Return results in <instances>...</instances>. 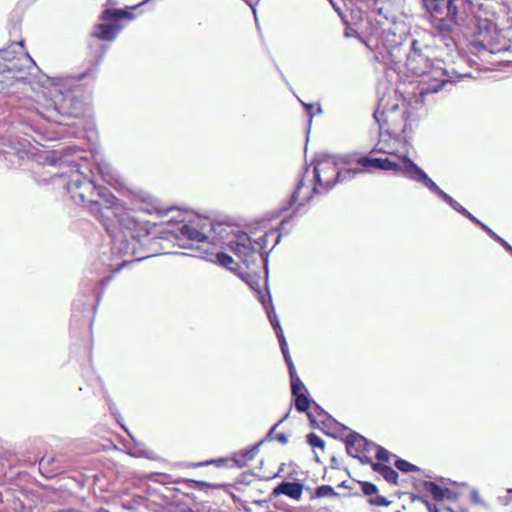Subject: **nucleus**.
<instances>
[{
    "instance_id": "423d86ee",
    "label": "nucleus",
    "mask_w": 512,
    "mask_h": 512,
    "mask_svg": "<svg viewBox=\"0 0 512 512\" xmlns=\"http://www.w3.org/2000/svg\"><path fill=\"white\" fill-rule=\"evenodd\" d=\"M401 101L396 93L384 95L378 101V107L374 112L380 131L393 138H398L407 128V112L406 108L400 107Z\"/></svg>"
},
{
    "instance_id": "bb28decb",
    "label": "nucleus",
    "mask_w": 512,
    "mask_h": 512,
    "mask_svg": "<svg viewBox=\"0 0 512 512\" xmlns=\"http://www.w3.org/2000/svg\"><path fill=\"white\" fill-rule=\"evenodd\" d=\"M130 209L143 210L151 213V204L146 199L139 200L138 197L130 191Z\"/></svg>"
},
{
    "instance_id": "dca6fc26",
    "label": "nucleus",
    "mask_w": 512,
    "mask_h": 512,
    "mask_svg": "<svg viewBox=\"0 0 512 512\" xmlns=\"http://www.w3.org/2000/svg\"><path fill=\"white\" fill-rule=\"evenodd\" d=\"M281 239V233L277 228H272L258 238L254 239L253 242L255 244L257 253H260V255H264L266 253V250L273 249L277 243Z\"/></svg>"
},
{
    "instance_id": "20e7f679",
    "label": "nucleus",
    "mask_w": 512,
    "mask_h": 512,
    "mask_svg": "<svg viewBox=\"0 0 512 512\" xmlns=\"http://www.w3.org/2000/svg\"><path fill=\"white\" fill-rule=\"evenodd\" d=\"M431 26L440 34H449L461 26L473 9L472 0H422Z\"/></svg>"
},
{
    "instance_id": "9b49d317",
    "label": "nucleus",
    "mask_w": 512,
    "mask_h": 512,
    "mask_svg": "<svg viewBox=\"0 0 512 512\" xmlns=\"http://www.w3.org/2000/svg\"><path fill=\"white\" fill-rule=\"evenodd\" d=\"M312 181L314 180H307L306 176L299 180L290 198L291 207H301L313 197L314 193H322L317 184L312 183Z\"/></svg>"
},
{
    "instance_id": "0eeeda50",
    "label": "nucleus",
    "mask_w": 512,
    "mask_h": 512,
    "mask_svg": "<svg viewBox=\"0 0 512 512\" xmlns=\"http://www.w3.org/2000/svg\"><path fill=\"white\" fill-rule=\"evenodd\" d=\"M433 49L423 39H414L410 51L404 57V66L408 73L415 77H441L440 68H435L432 61Z\"/></svg>"
},
{
    "instance_id": "c756f323",
    "label": "nucleus",
    "mask_w": 512,
    "mask_h": 512,
    "mask_svg": "<svg viewBox=\"0 0 512 512\" xmlns=\"http://www.w3.org/2000/svg\"><path fill=\"white\" fill-rule=\"evenodd\" d=\"M290 383H291V395L296 396L300 394H304L303 390L305 386L297 373L290 375Z\"/></svg>"
},
{
    "instance_id": "7ed1b4c3",
    "label": "nucleus",
    "mask_w": 512,
    "mask_h": 512,
    "mask_svg": "<svg viewBox=\"0 0 512 512\" xmlns=\"http://www.w3.org/2000/svg\"><path fill=\"white\" fill-rule=\"evenodd\" d=\"M128 18V6L123 8L105 9L100 16L101 22L95 25L88 39L89 56L93 60L87 74L95 72L107 53L109 46L104 43L113 41L123 29L120 20Z\"/></svg>"
},
{
    "instance_id": "4d7b16f0",
    "label": "nucleus",
    "mask_w": 512,
    "mask_h": 512,
    "mask_svg": "<svg viewBox=\"0 0 512 512\" xmlns=\"http://www.w3.org/2000/svg\"><path fill=\"white\" fill-rule=\"evenodd\" d=\"M288 416H289V414H286V415L283 417V419H281V420H280V421H279V422H278V423H277V424L272 428V430H271V432H270V433H272V432L275 430V428H276L280 423H282L284 420H286V418H287Z\"/></svg>"
},
{
    "instance_id": "49530a36",
    "label": "nucleus",
    "mask_w": 512,
    "mask_h": 512,
    "mask_svg": "<svg viewBox=\"0 0 512 512\" xmlns=\"http://www.w3.org/2000/svg\"><path fill=\"white\" fill-rule=\"evenodd\" d=\"M498 242L512 255V246L504 238H498Z\"/></svg>"
},
{
    "instance_id": "a878e982",
    "label": "nucleus",
    "mask_w": 512,
    "mask_h": 512,
    "mask_svg": "<svg viewBox=\"0 0 512 512\" xmlns=\"http://www.w3.org/2000/svg\"><path fill=\"white\" fill-rule=\"evenodd\" d=\"M11 47L14 48L12 51L9 48H1L0 58L4 59L5 61H10L15 57L16 54L22 53L24 50V41L21 40L19 42H13Z\"/></svg>"
},
{
    "instance_id": "6e6d98bb",
    "label": "nucleus",
    "mask_w": 512,
    "mask_h": 512,
    "mask_svg": "<svg viewBox=\"0 0 512 512\" xmlns=\"http://www.w3.org/2000/svg\"><path fill=\"white\" fill-rule=\"evenodd\" d=\"M477 226H479L481 229H483L485 232H488L489 231V227L487 225H485L484 223H482L480 221V224H478Z\"/></svg>"
},
{
    "instance_id": "052dcab7",
    "label": "nucleus",
    "mask_w": 512,
    "mask_h": 512,
    "mask_svg": "<svg viewBox=\"0 0 512 512\" xmlns=\"http://www.w3.org/2000/svg\"><path fill=\"white\" fill-rule=\"evenodd\" d=\"M97 512H110V511H108L107 509H104V508H100Z\"/></svg>"
},
{
    "instance_id": "37998d69",
    "label": "nucleus",
    "mask_w": 512,
    "mask_h": 512,
    "mask_svg": "<svg viewBox=\"0 0 512 512\" xmlns=\"http://www.w3.org/2000/svg\"><path fill=\"white\" fill-rule=\"evenodd\" d=\"M461 214L465 216L468 220H471V222L474 223L475 225L480 224V220L474 217L467 209H462Z\"/></svg>"
},
{
    "instance_id": "e433bc0d",
    "label": "nucleus",
    "mask_w": 512,
    "mask_h": 512,
    "mask_svg": "<svg viewBox=\"0 0 512 512\" xmlns=\"http://www.w3.org/2000/svg\"><path fill=\"white\" fill-rule=\"evenodd\" d=\"M229 462H233V459L229 460L226 458H219L216 460H209V461L196 463L195 466L200 467V466H207V465H215L217 467H225V466H228Z\"/></svg>"
},
{
    "instance_id": "5fc2aeb1",
    "label": "nucleus",
    "mask_w": 512,
    "mask_h": 512,
    "mask_svg": "<svg viewBox=\"0 0 512 512\" xmlns=\"http://www.w3.org/2000/svg\"><path fill=\"white\" fill-rule=\"evenodd\" d=\"M477 226H479L481 229H483L485 232H488L489 231V227L487 225H485L484 223H482L480 221V224H478Z\"/></svg>"
},
{
    "instance_id": "9d476101",
    "label": "nucleus",
    "mask_w": 512,
    "mask_h": 512,
    "mask_svg": "<svg viewBox=\"0 0 512 512\" xmlns=\"http://www.w3.org/2000/svg\"><path fill=\"white\" fill-rule=\"evenodd\" d=\"M361 170L339 169L333 158H323L318 161L313 170V180L320 191L326 192L338 182H345L354 178Z\"/></svg>"
},
{
    "instance_id": "a18cd8bd",
    "label": "nucleus",
    "mask_w": 512,
    "mask_h": 512,
    "mask_svg": "<svg viewBox=\"0 0 512 512\" xmlns=\"http://www.w3.org/2000/svg\"><path fill=\"white\" fill-rule=\"evenodd\" d=\"M285 361H286V366H288V373H290V376L292 374H295L296 373V369H295L294 364L292 362L291 356H286Z\"/></svg>"
},
{
    "instance_id": "b1692460",
    "label": "nucleus",
    "mask_w": 512,
    "mask_h": 512,
    "mask_svg": "<svg viewBox=\"0 0 512 512\" xmlns=\"http://www.w3.org/2000/svg\"><path fill=\"white\" fill-rule=\"evenodd\" d=\"M259 445H255L250 449H246L244 451H240L239 453L235 454L233 458V462L239 466L244 467L249 461L253 460L254 457L259 452Z\"/></svg>"
},
{
    "instance_id": "8fccbe9b",
    "label": "nucleus",
    "mask_w": 512,
    "mask_h": 512,
    "mask_svg": "<svg viewBox=\"0 0 512 512\" xmlns=\"http://www.w3.org/2000/svg\"><path fill=\"white\" fill-rule=\"evenodd\" d=\"M504 503L506 505H511L512 504V489L508 490V495L504 498Z\"/></svg>"
},
{
    "instance_id": "f8f14e48",
    "label": "nucleus",
    "mask_w": 512,
    "mask_h": 512,
    "mask_svg": "<svg viewBox=\"0 0 512 512\" xmlns=\"http://www.w3.org/2000/svg\"><path fill=\"white\" fill-rule=\"evenodd\" d=\"M229 248L244 263H249L254 253H257L253 240L245 232L239 233L235 240H231Z\"/></svg>"
},
{
    "instance_id": "09e8293b",
    "label": "nucleus",
    "mask_w": 512,
    "mask_h": 512,
    "mask_svg": "<svg viewBox=\"0 0 512 512\" xmlns=\"http://www.w3.org/2000/svg\"><path fill=\"white\" fill-rule=\"evenodd\" d=\"M445 83V80H440L439 83H437L435 86H433L432 88H428L427 91H430V92H437L438 90H440L443 86V84Z\"/></svg>"
},
{
    "instance_id": "7c9ffc66",
    "label": "nucleus",
    "mask_w": 512,
    "mask_h": 512,
    "mask_svg": "<svg viewBox=\"0 0 512 512\" xmlns=\"http://www.w3.org/2000/svg\"><path fill=\"white\" fill-rule=\"evenodd\" d=\"M105 400L107 402V405H108L111 415L117 420V422L121 425V427L126 432H128V427L125 425L124 422H122L123 418L120 416V414L116 408V405L112 402L111 398L109 397V395L106 392H105Z\"/></svg>"
},
{
    "instance_id": "ddd939ff",
    "label": "nucleus",
    "mask_w": 512,
    "mask_h": 512,
    "mask_svg": "<svg viewBox=\"0 0 512 512\" xmlns=\"http://www.w3.org/2000/svg\"><path fill=\"white\" fill-rule=\"evenodd\" d=\"M356 163L360 168H355L354 170H361L360 173L373 169L397 173L400 166V163L392 162L389 158H369V156H362Z\"/></svg>"
},
{
    "instance_id": "c03bdc74",
    "label": "nucleus",
    "mask_w": 512,
    "mask_h": 512,
    "mask_svg": "<svg viewBox=\"0 0 512 512\" xmlns=\"http://www.w3.org/2000/svg\"><path fill=\"white\" fill-rule=\"evenodd\" d=\"M190 482L194 483L195 486L198 488H203V487L213 488V489L219 488L218 486H214V484H208V482H200L199 480H190Z\"/></svg>"
},
{
    "instance_id": "864d4df0",
    "label": "nucleus",
    "mask_w": 512,
    "mask_h": 512,
    "mask_svg": "<svg viewBox=\"0 0 512 512\" xmlns=\"http://www.w3.org/2000/svg\"><path fill=\"white\" fill-rule=\"evenodd\" d=\"M53 459H47L45 456L41 458L39 464L40 466H44V465H49L50 462L52 461Z\"/></svg>"
},
{
    "instance_id": "680f3d73",
    "label": "nucleus",
    "mask_w": 512,
    "mask_h": 512,
    "mask_svg": "<svg viewBox=\"0 0 512 512\" xmlns=\"http://www.w3.org/2000/svg\"><path fill=\"white\" fill-rule=\"evenodd\" d=\"M340 486L343 488H348V486H346V482L341 483Z\"/></svg>"
},
{
    "instance_id": "72a5a7b5",
    "label": "nucleus",
    "mask_w": 512,
    "mask_h": 512,
    "mask_svg": "<svg viewBox=\"0 0 512 512\" xmlns=\"http://www.w3.org/2000/svg\"><path fill=\"white\" fill-rule=\"evenodd\" d=\"M307 442L312 448H318L322 451L325 449V442L321 436H317L316 433H309L307 436Z\"/></svg>"
},
{
    "instance_id": "39448f33",
    "label": "nucleus",
    "mask_w": 512,
    "mask_h": 512,
    "mask_svg": "<svg viewBox=\"0 0 512 512\" xmlns=\"http://www.w3.org/2000/svg\"><path fill=\"white\" fill-rule=\"evenodd\" d=\"M167 225L170 227L168 232L174 234L176 238L187 241L191 245L198 243V248L202 250V258L206 260H208L207 253L220 251L217 245L207 241L205 231L212 225L208 218L190 212L178 211L176 217L167 220Z\"/></svg>"
},
{
    "instance_id": "cd10ccee",
    "label": "nucleus",
    "mask_w": 512,
    "mask_h": 512,
    "mask_svg": "<svg viewBox=\"0 0 512 512\" xmlns=\"http://www.w3.org/2000/svg\"><path fill=\"white\" fill-rule=\"evenodd\" d=\"M294 397V405L295 409L298 412H305L308 415L309 410L311 409V401L306 394H300L293 396Z\"/></svg>"
},
{
    "instance_id": "58836bf2",
    "label": "nucleus",
    "mask_w": 512,
    "mask_h": 512,
    "mask_svg": "<svg viewBox=\"0 0 512 512\" xmlns=\"http://www.w3.org/2000/svg\"><path fill=\"white\" fill-rule=\"evenodd\" d=\"M303 105L310 117H313L316 113H321V106L318 103H303Z\"/></svg>"
},
{
    "instance_id": "e2e57ef3",
    "label": "nucleus",
    "mask_w": 512,
    "mask_h": 512,
    "mask_svg": "<svg viewBox=\"0 0 512 512\" xmlns=\"http://www.w3.org/2000/svg\"><path fill=\"white\" fill-rule=\"evenodd\" d=\"M395 512H401V511H400V510H397V511H395Z\"/></svg>"
},
{
    "instance_id": "f03ea898",
    "label": "nucleus",
    "mask_w": 512,
    "mask_h": 512,
    "mask_svg": "<svg viewBox=\"0 0 512 512\" xmlns=\"http://www.w3.org/2000/svg\"><path fill=\"white\" fill-rule=\"evenodd\" d=\"M48 93L46 104L38 109V114L48 122L70 126L71 119L85 112L86 104L80 88H70L66 84L54 85Z\"/></svg>"
},
{
    "instance_id": "a211bd4d",
    "label": "nucleus",
    "mask_w": 512,
    "mask_h": 512,
    "mask_svg": "<svg viewBox=\"0 0 512 512\" xmlns=\"http://www.w3.org/2000/svg\"><path fill=\"white\" fill-rule=\"evenodd\" d=\"M358 484L363 494L369 497L368 502L370 505L383 507L390 504V501L379 494V489L373 482H358Z\"/></svg>"
},
{
    "instance_id": "412c9836",
    "label": "nucleus",
    "mask_w": 512,
    "mask_h": 512,
    "mask_svg": "<svg viewBox=\"0 0 512 512\" xmlns=\"http://www.w3.org/2000/svg\"><path fill=\"white\" fill-rule=\"evenodd\" d=\"M372 469L379 473L389 485H399L398 472L391 466L383 463H372Z\"/></svg>"
},
{
    "instance_id": "603ef678",
    "label": "nucleus",
    "mask_w": 512,
    "mask_h": 512,
    "mask_svg": "<svg viewBox=\"0 0 512 512\" xmlns=\"http://www.w3.org/2000/svg\"><path fill=\"white\" fill-rule=\"evenodd\" d=\"M490 237H492L494 240L498 242V238H501L497 233H495L492 229H489L488 232H486Z\"/></svg>"
},
{
    "instance_id": "a19ab883",
    "label": "nucleus",
    "mask_w": 512,
    "mask_h": 512,
    "mask_svg": "<svg viewBox=\"0 0 512 512\" xmlns=\"http://www.w3.org/2000/svg\"><path fill=\"white\" fill-rule=\"evenodd\" d=\"M269 319H270V322L277 334V337L279 338V333L280 332L284 333V331L280 325V321L278 320L277 316H275V315L274 316L269 315Z\"/></svg>"
},
{
    "instance_id": "f3484780",
    "label": "nucleus",
    "mask_w": 512,
    "mask_h": 512,
    "mask_svg": "<svg viewBox=\"0 0 512 512\" xmlns=\"http://www.w3.org/2000/svg\"><path fill=\"white\" fill-rule=\"evenodd\" d=\"M303 493V484L300 482H282L276 488H274L272 495L278 497L285 495L293 500L299 501Z\"/></svg>"
},
{
    "instance_id": "79ce46f5",
    "label": "nucleus",
    "mask_w": 512,
    "mask_h": 512,
    "mask_svg": "<svg viewBox=\"0 0 512 512\" xmlns=\"http://www.w3.org/2000/svg\"><path fill=\"white\" fill-rule=\"evenodd\" d=\"M368 452H360L358 453V455H355L353 456L354 458H357L359 459V461L362 463V464H371L374 463L372 461V459L368 456Z\"/></svg>"
},
{
    "instance_id": "aec40b11",
    "label": "nucleus",
    "mask_w": 512,
    "mask_h": 512,
    "mask_svg": "<svg viewBox=\"0 0 512 512\" xmlns=\"http://www.w3.org/2000/svg\"><path fill=\"white\" fill-rule=\"evenodd\" d=\"M206 256L208 261L211 263L222 266L230 271H236L237 265L235 260L228 254H225L222 250H216L215 252H207Z\"/></svg>"
},
{
    "instance_id": "ea45409f",
    "label": "nucleus",
    "mask_w": 512,
    "mask_h": 512,
    "mask_svg": "<svg viewBox=\"0 0 512 512\" xmlns=\"http://www.w3.org/2000/svg\"><path fill=\"white\" fill-rule=\"evenodd\" d=\"M279 344H280V348H281V351L284 355V358H287V356H291L289 354V347L287 346V340L285 338V335L284 333H279Z\"/></svg>"
},
{
    "instance_id": "13d9d810",
    "label": "nucleus",
    "mask_w": 512,
    "mask_h": 512,
    "mask_svg": "<svg viewBox=\"0 0 512 512\" xmlns=\"http://www.w3.org/2000/svg\"><path fill=\"white\" fill-rule=\"evenodd\" d=\"M182 512H199L197 510H194L193 508L191 507H185L184 509H182Z\"/></svg>"
},
{
    "instance_id": "1a4fd4ad",
    "label": "nucleus",
    "mask_w": 512,
    "mask_h": 512,
    "mask_svg": "<svg viewBox=\"0 0 512 512\" xmlns=\"http://www.w3.org/2000/svg\"><path fill=\"white\" fill-rule=\"evenodd\" d=\"M143 234H131L130 248L134 261L139 262L167 253L169 240L163 236H157L146 227L140 228Z\"/></svg>"
},
{
    "instance_id": "c9c22d12",
    "label": "nucleus",
    "mask_w": 512,
    "mask_h": 512,
    "mask_svg": "<svg viewBox=\"0 0 512 512\" xmlns=\"http://www.w3.org/2000/svg\"><path fill=\"white\" fill-rule=\"evenodd\" d=\"M129 455L133 456V457L148 456L147 451L138 448V444L136 443L134 438L131 436V434H130V452H129Z\"/></svg>"
},
{
    "instance_id": "6e6552de",
    "label": "nucleus",
    "mask_w": 512,
    "mask_h": 512,
    "mask_svg": "<svg viewBox=\"0 0 512 512\" xmlns=\"http://www.w3.org/2000/svg\"><path fill=\"white\" fill-rule=\"evenodd\" d=\"M407 38L404 27L393 24L382 29L376 47L380 50L382 57L387 58L393 65H400L406 55L404 43Z\"/></svg>"
},
{
    "instance_id": "2eb2a0df",
    "label": "nucleus",
    "mask_w": 512,
    "mask_h": 512,
    "mask_svg": "<svg viewBox=\"0 0 512 512\" xmlns=\"http://www.w3.org/2000/svg\"><path fill=\"white\" fill-rule=\"evenodd\" d=\"M346 451L350 456L358 455L360 452H373L375 443L369 442L364 436L357 432H351L344 439Z\"/></svg>"
},
{
    "instance_id": "393cba45",
    "label": "nucleus",
    "mask_w": 512,
    "mask_h": 512,
    "mask_svg": "<svg viewBox=\"0 0 512 512\" xmlns=\"http://www.w3.org/2000/svg\"><path fill=\"white\" fill-rule=\"evenodd\" d=\"M91 306L90 297L84 296L83 299H76L72 304V317L80 318L82 316V312L89 311V307Z\"/></svg>"
},
{
    "instance_id": "4be33fe9",
    "label": "nucleus",
    "mask_w": 512,
    "mask_h": 512,
    "mask_svg": "<svg viewBox=\"0 0 512 512\" xmlns=\"http://www.w3.org/2000/svg\"><path fill=\"white\" fill-rule=\"evenodd\" d=\"M418 488L422 492L429 494L435 501L443 500L445 492L448 491L447 489H442L436 482H428V480L419 482Z\"/></svg>"
},
{
    "instance_id": "f704fd0d",
    "label": "nucleus",
    "mask_w": 512,
    "mask_h": 512,
    "mask_svg": "<svg viewBox=\"0 0 512 512\" xmlns=\"http://www.w3.org/2000/svg\"><path fill=\"white\" fill-rule=\"evenodd\" d=\"M439 196L445 202H447L450 207H452L455 211H457L461 214V211H462V209H464V207L461 204H459L457 200H455L453 197H451L449 194H447L444 191L440 192Z\"/></svg>"
},
{
    "instance_id": "5701e85b",
    "label": "nucleus",
    "mask_w": 512,
    "mask_h": 512,
    "mask_svg": "<svg viewBox=\"0 0 512 512\" xmlns=\"http://www.w3.org/2000/svg\"><path fill=\"white\" fill-rule=\"evenodd\" d=\"M307 416L311 424L318 427L320 424H325L327 420H330L328 413L315 403L311 406Z\"/></svg>"
},
{
    "instance_id": "0e129e2a",
    "label": "nucleus",
    "mask_w": 512,
    "mask_h": 512,
    "mask_svg": "<svg viewBox=\"0 0 512 512\" xmlns=\"http://www.w3.org/2000/svg\"><path fill=\"white\" fill-rule=\"evenodd\" d=\"M269 512H276V511H269Z\"/></svg>"
},
{
    "instance_id": "c85d7f7f",
    "label": "nucleus",
    "mask_w": 512,
    "mask_h": 512,
    "mask_svg": "<svg viewBox=\"0 0 512 512\" xmlns=\"http://www.w3.org/2000/svg\"><path fill=\"white\" fill-rule=\"evenodd\" d=\"M337 497V493L333 489V487L328 486V484H322L315 490L314 495L310 497V500H314L316 498H331Z\"/></svg>"
},
{
    "instance_id": "f257e3e1",
    "label": "nucleus",
    "mask_w": 512,
    "mask_h": 512,
    "mask_svg": "<svg viewBox=\"0 0 512 512\" xmlns=\"http://www.w3.org/2000/svg\"><path fill=\"white\" fill-rule=\"evenodd\" d=\"M81 153L72 146L44 152L37 156L33 173L38 182L63 189L73 203L87 206L90 213L105 225L113 240L112 246L110 253L94 264L97 274H108L98 281L103 289L113 274L128 265V213L125 202L98 184L95 171ZM102 293V290L97 292V302Z\"/></svg>"
},
{
    "instance_id": "4468645a",
    "label": "nucleus",
    "mask_w": 512,
    "mask_h": 512,
    "mask_svg": "<svg viewBox=\"0 0 512 512\" xmlns=\"http://www.w3.org/2000/svg\"><path fill=\"white\" fill-rule=\"evenodd\" d=\"M91 169L95 171V177L98 175L108 185L117 190L125 189L118 171L110 163L101 161Z\"/></svg>"
},
{
    "instance_id": "bf43d9fd",
    "label": "nucleus",
    "mask_w": 512,
    "mask_h": 512,
    "mask_svg": "<svg viewBox=\"0 0 512 512\" xmlns=\"http://www.w3.org/2000/svg\"><path fill=\"white\" fill-rule=\"evenodd\" d=\"M139 4H134V5H130L129 6V9L130 10H133V9H136L138 7Z\"/></svg>"
},
{
    "instance_id": "3c124183",
    "label": "nucleus",
    "mask_w": 512,
    "mask_h": 512,
    "mask_svg": "<svg viewBox=\"0 0 512 512\" xmlns=\"http://www.w3.org/2000/svg\"><path fill=\"white\" fill-rule=\"evenodd\" d=\"M277 439H278V441H279L280 443H282V444H286V442H287V436H286V434H284V433H280V434H278V435H277Z\"/></svg>"
},
{
    "instance_id": "4c0bfd02",
    "label": "nucleus",
    "mask_w": 512,
    "mask_h": 512,
    "mask_svg": "<svg viewBox=\"0 0 512 512\" xmlns=\"http://www.w3.org/2000/svg\"><path fill=\"white\" fill-rule=\"evenodd\" d=\"M423 185L424 186H427L428 189H430L431 191L435 192L437 195H440V192H442L443 190L439 188V186L434 182L432 181L427 175L424 177L423 181H422Z\"/></svg>"
},
{
    "instance_id": "473e14b6",
    "label": "nucleus",
    "mask_w": 512,
    "mask_h": 512,
    "mask_svg": "<svg viewBox=\"0 0 512 512\" xmlns=\"http://www.w3.org/2000/svg\"><path fill=\"white\" fill-rule=\"evenodd\" d=\"M373 452L376 453V458L378 459V463L387 464L390 462L391 453L384 449L383 447L375 444V448Z\"/></svg>"
},
{
    "instance_id": "2f4dec72",
    "label": "nucleus",
    "mask_w": 512,
    "mask_h": 512,
    "mask_svg": "<svg viewBox=\"0 0 512 512\" xmlns=\"http://www.w3.org/2000/svg\"><path fill=\"white\" fill-rule=\"evenodd\" d=\"M394 465L402 472H417L420 468L404 459H396Z\"/></svg>"
},
{
    "instance_id": "6ab92c4d",
    "label": "nucleus",
    "mask_w": 512,
    "mask_h": 512,
    "mask_svg": "<svg viewBox=\"0 0 512 512\" xmlns=\"http://www.w3.org/2000/svg\"><path fill=\"white\" fill-rule=\"evenodd\" d=\"M398 173L405 174L410 178L420 182H422L427 176V173L425 171H422L421 168L418 167L409 158H403L401 160Z\"/></svg>"
},
{
    "instance_id": "de8ad7c7",
    "label": "nucleus",
    "mask_w": 512,
    "mask_h": 512,
    "mask_svg": "<svg viewBox=\"0 0 512 512\" xmlns=\"http://www.w3.org/2000/svg\"><path fill=\"white\" fill-rule=\"evenodd\" d=\"M13 83L12 82H7V81H4V80H1L0 81V92H3L4 94H8L10 93V90L8 89L7 91H4L5 88H8L9 86H11Z\"/></svg>"
}]
</instances>
